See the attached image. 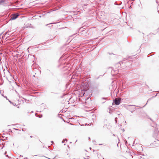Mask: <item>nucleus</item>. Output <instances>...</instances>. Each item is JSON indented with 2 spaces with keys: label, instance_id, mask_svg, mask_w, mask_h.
Listing matches in <instances>:
<instances>
[{
  "label": "nucleus",
  "instance_id": "obj_15",
  "mask_svg": "<svg viewBox=\"0 0 159 159\" xmlns=\"http://www.w3.org/2000/svg\"><path fill=\"white\" fill-rule=\"evenodd\" d=\"M158 13H159V11H158Z\"/></svg>",
  "mask_w": 159,
  "mask_h": 159
},
{
  "label": "nucleus",
  "instance_id": "obj_10",
  "mask_svg": "<svg viewBox=\"0 0 159 159\" xmlns=\"http://www.w3.org/2000/svg\"><path fill=\"white\" fill-rule=\"evenodd\" d=\"M102 144H99V145H102Z\"/></svg>",
  "mask_w": 159,
  "mask_h": 159
},
{
  "label": "nucleus",
  "instance_id": "obj_2",
  "mask_svg": "<svg viewBox=\"0 0 159 159\" xmlns=\"http://www.w3.org/2000/svg\"><path fill=\"white\" fill-rule=\"evenodd\" d=\"M19 16V14L17 13L13 14L11 16L10 20H15Z\"/></svg>",
  "mask_w": 159,
  "mask_h": 159
},
{
  "label": "nucleus",
  "instance_id": "obj_5",
  "mask_svg": "<svg viewBox=\"0 0 159 159\" xmlns=\"http://www.w3.org/2000/svg\"><path fill=\"white\" fill-rule=\"evenodd\" d=\"M111 110H112V109H110L109 111V113H110V114L111 113Z\"/></svg>",
  "mask_w": 159,
  "mask_h": 159
},
{
  "label": "nucleus",
  "instance_id": "obj_7",
  "mask_svg": "<svg viewBox=\"0 0 159 159\" xmlns=\"http://www.w3.org/2000/svg\"><path fill=\"white\" fill-rule=\"evenodd\" d=\"M8 33H6L5 34V35H7V34H8V35H9V34H8Z\"/></svg>",
  "mask_w": 159,
  "mask_h": 159
},
{
  "label": "nucleus",
  "instance_id": "obj_8",
  "mask_svg": "<svg viewBox=\"0 0 159 159\" xmlns=\"http://www.w3.org/2000/svg\"><path fill=\"white\" fill-rule=\"evenodd\" d=\"M42 117V115H41V116H39V118H41V117Z\"/></svg>",
  "mask_w": 159,
  "mask_h": 159
},
{
  "label": "nucleus",
  "instance_id": "obj_3",
  "mask_svg": "<svg viewBox=\"0 0 159 159\" xmlns=\"http://www.w3.org/2000/svg\"><path fill=\"white\" fill-rule=\"evenodd\" d=\"M118 71L117 70H112L111 71V74L112 75H114L115 74H117L118 73Z\"/></svg>",
  "mask_w": 159,
  "mask_h": 159
},
{
  "label": "nucleus",
  "instance_id": "obj_11",
  "mask_svg": "<svg viewBox=\"0 0 159 159\" xmlns=\"http://www.w3.org/2000/svg\"><path fill=\"white\" fill-rule=\"evenodd\" d=\"M89 139H90V137H89Z\"/></svg>",
  "mask_w": 159,
  "mask_h": 159
},
{
  "label": "nucleus",
  "instance_id": "obj_1",
  "mask_svg": "<svg viewBox=\"0 0 159 159\" xmlns=\"http://www.w3.org/2000/svg\"><path fill=\"white\" fill-rule=\"evenodd\" d=\"M121 100V98H116L114 100V103L116 105H119L120 103Z\"/></svg>",
  "mask_w": 159,
  "mask_h": 159
},
{
  "label": "nucleus",
  "instance_id": "obj_13",
  "mask_svg": "<svg viewBox=\"0 0 159 159\" xmlns=\"http://www.w3.org/2000/svg\"><path fill=\"white\" fill-rule=\"evenodd\" d=\"M6 157H8V155H6Z\"/></svg>",
  "mask_w": 159,
  "mask_h": 159
},
{
  "label": "nucleus",
  "instance_id": "obj_9",
  "mask_svg": "<svg viewBox=\"0 0 159 159\" xmlns=\"http://www.w3.org/2000/svg\"><path fill=\"white\" fill-rule=\"evenodd\" d=\"M6 153H7V152H5L4 154H6Z\"/></svg>",
  "mask_w": 159,
  "mask_h": 159
},
{
  "label": "nucleus",
  "instance_id": "obj_4",
  "mask_svg": "<svg viewBox=\"0 0 159 159\" xmlns=\"http://www.w3.org/2000/svg\"><path fill=\"white\" fill-rule=\"evenodd\" d=\"M6 1V0H0V5L4 3Z\"/></svg>",
  "mask_w": 159,
  "mask_h": 159
},
{
  "label": "nucleus",
  "instance_id": "obj_6",
  "mask_svg": "<svg viewBox=\"0 0 159 159\" xmlns=\"http://www.w3.org/2000/svg\"><path fill=\"white\" fill-rule=\"evenodd\" d=\"M116 118H115V122H116V123H117V121Z\"/></svg>",
  "mask_w": 159,
  "mask_h": 159
},
{
  "label": "nucleus",
  "instance_id": "obj_14",
  "mask_svg": "<svg viewBox=\"0 0 159 159\" xmlns=\"http://www.w3.org/2000/svg\"><path fill=\"white\" fill-rule=\"evenodd\" d=\"M65 140L66 141V140H66V139H65Z\"/></svg>",
  "mask_w": 159,
  "mask_h": 159
},
{
  "label": "nucleus",
  "instance_id": "obj_12",
  "mask_svg": "<svg viewBox=\"0 0 159 159\" xmlns=\"http://www.w3.org/2000/svg\"><path fill=\"white\" fill-rule=\"evenodd\" d=\"M63 141H64V140H63V141H62V143H63V142H64Z\"/></svg>",
  "mask_w": 159,
  "mask_h": 159
}]
</instances>
